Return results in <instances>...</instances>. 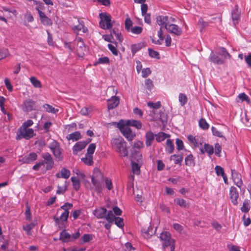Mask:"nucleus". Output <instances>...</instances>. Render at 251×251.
<instances>
[{"label":"nucleus","mask_w":251,"mask_h":251,"mask_svg":"<svg viewBox=\"0 0 251 251\" xmlns=\"http://www.w3.org/2000/svg\"><path fill=\"white\" fill-rule=\"evenodd\" d=\"M166 151L169 153H172L174 150V145L173 141L170 139L166 140Z\"/></svg>","instance_id":"29"},{"label":"nucleus","mask_w":251,"mask_h":251,"mask_svg":"<svg viewBox=\"0 0 251 251\" xmlns=\"http://www.w3.org/2000/svg\"><path fill=\"white\" fill-rule=\"evenodd\" d=\"M155 139L157 142H160L164 141L166 138L169 137L170 135L164 132H159L155 135Z\"/></svg>","instance_id":"37"},{"label":"nucleus","mask_w":251,"mask_h":251,"mask_svg":"<svg viewBox=\"0 0 251 251\" xmlns=\"http://www.w3.org/2000/svg\"><path fill=\"white\" fill-rule=\"evenodd\" d=\"M126 125L135 127L137 129H140L142 127V123L141 122L137 120H128L126 122Z\"/></svg>","instance_id":"32"},{"label":"nucleus","mask_w":251,"mask_h":251,"mask_svg":"<svg viewBox=\"0 0 251 251\" xmlns=\"http://www.w3.org/2000/svg\"><path fill=\"white\" fill-rule=\"evenodd\" d=\"M9 55V51L7 49L0 48V60L5 58Z\"/></svg>","instance_id":"49"},{"label":"nucleus","mask_w":251,"mask_h":251,"mask_svg":"<svg viewBox=\"0 0 251 251\" xmlns=\"http://www.w3.org/2000/svg\"><path fill=\"white\" fill-rule=\"evenodd\" d=\"M70 171L66 168H63L59 173L56 174L55 176L57 178H68L70 176Z\"/></svg>","instance_id":"24"},{"label":"nucleus","mask_w":251,"mask_h":251,"mask_svg":"<svg viewBox=\"0 0 251 251\" xmlns=\"http://www.w3.org/2000/svg\"><path fill=\"white\" fill-rule=\"evenodd\" d=\"M93 214L98 219H104L109 223H113L114 222V214L112 211H107L104 207H100L95 209Z\"/></svg>","instance_id":"3"},{"label":"nucleus","mask_w":251,"mask_h":251,"mask_svg":"<svg viewBox=\"0 0 251 251\" xmlns=\"http://www.w3.org/2000/svg\"><path fill=\"white\" fill-rule=\"evenodd\" d=\"M215 170L217 176H224L225 173L224 169L220 166H216Z\"/></svg>","instance_id":"61"},{"label":"nucleus","mask_w":251,"mask_h":251,"mask_svg":"<svg viewBox=\"0 0 251 251\" xmlns=\"http://www.w3.org/2000/svg\"><path fill=\"white\" fill-rule=\"evenodd\" d=\"M96 146L95 144L92 143L89 145L87 150V153L86 154L88 155H93L96 150Z\"/></svg>","instance_id":"51"},{"label":"nucleus","mask_w":251,"mask_h":251,"mask_svg":"<svg viewBox=\"0 0 251 251\" xmlns=\"http://www.w3.org/2000/svg\"><path fill=\"white\" fill-rule=\"evenodd\" d=\"M238 197L239 193L236 188L234 186H231L229 190V198L233 205H237V199Z\"/></svg>","instance_id":"14"},{"label":"nucleus","mask_w":251,"mask_h":251,"mask_svg":"<svg viewBox=\"0 0 251 251\" xmlns=\"http://www.w3.org/2000/svg\"><path fill=\"white\" fill-rule=\"evenodd\" d=\"M250 201L248 200H246L243 203L242 206L241 207V210L244 213H247L250 209Z\"/></svg>","instance_id":"39"},{"label":"nucleus","mask_w":251,"mask_h":251,"mask_svg":"<svg viewBox=\"0 0 251 251\" xmlns=\"http://www.w3.org/2000/svg\"><path fill=\"white\" fill-rule=\"evenodd\" d=\"M135 152L136 153L132 152V157L135 160L137 161L138 162H140L142 161V155L141 153L139 151H136L135 150Z\"/></svg>","instance_id":"45"},{"label":"nucleus","mask_w":251,"mask_h":251,"mask_svg":"<svg viewBox=\"0 0 251 251\" xmlns=\"http://www.w3.org/2000/svg\"><path fill=\"white\" fill-rule=\"evenodd\" d=\"M132 22L129 18H127L125 20V28L128 31H130L132 28Z\"/></svg>","instance_id":"64"},{"label":"nucleus","mask_w":251,"mask_h":251,"mask_svg":"<svg viewBox=\"0 0 251 251\" xmlns=\"http://www.w3.org/2000/svg\"><path fill=\"white\" fill-rule=\"evenodd\" d=\"M119 98L116 96H112L107 101V107L108 109H112L116 108L119 104Z\"/></svg>","instance_id":"19"},{"label":"nucleus","mask_w":251,"mask_h":251,"mask_svg":"<svg viewBox=\"0 0 251 251\" xmlns=\"http://www.w3.org/2000/svg\"><path fill=\"white\" fill-rule=\"evenodd\" d=\"M73 206V204L72 203L69 202L65 203L64 204L60 207L61 209L64 210V212L61 214L60 216L59 217L56 216L53 217V220L55 224L58 225L59 227H63L61 222H66L67 221L69 214V210L72 208Z\"/></svg>","instance_id":"4"},{"label":"nucleus","mask_w":251,"mask_h":251,"mask_svg":"<svg viewBox=\"0 0 251 251\" xmlns=\"http://www.w3.org/2000/svg\"><path fill=\"white\" fill-rule=\"evenodd\" d=\"M199 126L203 130H207L209 127V125L204 118H201L199 122Z\"/></svg>","instance_id":"40"},{"label":"nucleus","mask_w":251,"mask_h":251,"mask_svg":"<svg viewBox=\"0 0 251 251\" xmlns=\"http://www.w3.org/2000/svg\"><path fill=\"white\" fill-rule=\"evenodd\" d=\"M108 48L111 51V52L115 55H118L119 51L116 48V46L111 44H108Z\"/></svg>","instance_id":"56"},{"label":"nucleus","mask_w":251,"mask_h":251,"mask_svg":"<svg viewBox=\"0 0 251 251\" xmlns=\"http://www.w3.org/2000/svg\"><path fill=\"white\" fill-rule=\"evenodd\" d=\"M42 157L43 158L46 165V170H51L54 165V162L51 154L49 152L42 153Z\"/></svg>","instance_id":"10"},{"label":"nucleus","mask_w":251,"mask_h":251,"mask_svg":"<svg viewBox=\"0 0 251 251\" xmlns=\"http://www.w3.org/2000/svg\"><path fill=\"white\" fill-rule=\"evenodd\" d=\"M179 101L181 106L184 105L187 102V98L186 96L182 93H180L178 97Z\"/></svg>","instance_id":"50"},{"label":"nucleus","mask_w":251,"mask_h":251,"mask_svg":"<svg viewBox=\"0 0 251 251\" xmlns=\"http://www.w3.org/2000/svg\"><path fill=\"white\" fill-rule=\"evenodd\" d=\"M166 29L169 32L176 35L179 36L182 33V29L175 24L168 25L166 26Z\"/></svg>","instance_id":"13"},{"label":"nucleus","mask_w":251,"mask_h":251,"mask_svg":"<svg viewBox=\"0 0 251 251\" xmlns=\"http://www.w3.org/2000/svg\"><path fill=\"white\" fill-rule=\"evenodd\" d=\"M51 151H52L53 154L55 157V158L58 161H61L63 160V157L62 154V151L61 149L60 148V146L57 147V148L51 150Z\"/></svg>","instance_id":"25"},{"label":"nucleus","mask_w":251,"mask_h":251,"mask_svg":"<svg viewBox=\"0 0 251 251\" xmlns=\"http://www.w3.org/2000/svg\"><path fill=\"white\" fill-rule=\"evenodd\" d=\"M38 158L37 153L35 152H31L27 155L24 156L20 161L23 163L30 164L33 163Z\"/></svg>","instance_id":"17"},{"label":"nucleus","mask_w":251,"mask_h":251,"mask_svg":"<svg viewBox=\"0 0 251 251\" xmlns=\"http://www.w3.org/2000/svg\"><path fill=\"white\" fill-rule=\"evenodd\" d=\"M176 148L178 151L182 150L184 149V145L182 141L178 138L176 139Z\"/></svg>","instance_id":"62"},{"label":"nucleus","mask_w":251,"mask_h":251,"mask_svg":"<svg viewBox=\"0 0 251 251\" xmlns=\"http://www.w3.org/2000/svg\"><path fill=\"white\" fill-rule=\"evenodd\" d=\"M93 238V235L91 234H85L82 237V242L81 244H84L90 242Z\"/></svg>","instance_id":"46"},{"label":"nucleus","mask_w":251,"mask_h":251,"mask_svg":"<svg viewBox=\"0 0 251 251\" xmlns=\"http://www.w3.org/2000/svg\"><path fill=\"white\" fill-rule=\"evenodd\" d=\"M149 55L152 58H159V54L158 52L155 51L151 49H148Z\"/></svg>","instance_id":"58"},{"label":"nucleus","mask_w":251,"mask_h":251,"mask_svg":"<svg viewBox=\"0 0 251 251\" xmlns=\"http://www.w3.org/2000/svg\"><path fill=\"white\" fill-rule=\"evenodd\" d=\"M81 138L80 133L79 131H75L69 134L67 136L68 140H72L73 141H77Z\"/></svg>","instance_id":"31"},{"label":"nucleus","mask_w":251,"mask_h":251,"mask_svg":"<svg viewBox=\"0 0 251 251\" xmlns=\"http://www.w3.org/2000/svg\"><path fill=\"white\" fill-rule=\"evenodd\" d=\"M143 28L142 27L135 26L130 29V31L135 34H139L142 33Z\"/></svg>","instance_id":"55"},{"label":"nucleus","mask_w":251,"mask_h":251,"mask_svg":"<svg viewBox=\"0 0 251 251\" xmlns=\"http://www.w3.org/2000/svg\"><path fill=\"white\" fill-rule=\"evenodd\" d=\"M114 221L115 222V225L117 226L120 228H123L124 226V220L123 218L117 217H115L114 215Z\"/></svg>","instance_id":"42"},{"label":"nucleus","mask_w":251,"mask_h":251,"mask_svg":"<svg viewBox=\"0 0 251 251\" xmlns=\"http://www.w3.org/2000/svg\"><path fill=\"white\" fill-rule=\"evenodd\" d=\"M35 102L32 100H26L24 101L23 104V110L25 112H29L34 109Z\"/></svg>","instance_id":"16"},{"label":"nucleus","mask_w":251,"mask_h":251,"mask_svg":"<svg viewBox=\"0 0 251 251\" xmlns=\"http://www.w3.org/2000/svg\"><path fill=\"white\" fill-rule=\"evenodd\" d=\"M76 44V52L79 57H83L87 52L88 48L85 45L84 41L81 37H76L75 40Z\"/></svg>","instance_id":"8"},{"label":"nucleus","mask_w":251,"mask_h":251,"mask_svg":"<svg viewBox=\"0 0 251 251\" xmlns=\"http://www.w3.org/2000/svg\"><path fill=\"white\" fill-rule=\"evenodd\" d=\"M78 24L74 26L73 28L74 31L77 33H78V32L81 30L84 33H87L88 32V29L84 26V22L83 21L80 20H78Z\"/></svg>","instance_id":"20"},{"label":"nucleus","mask_w":251,"mask_h":251,"mask_svg":"<svg viewBox=\"0 0 251 251\" xmlns=\"http://www.w3.org/2000/svg\"><path fill=\"white\" fill-rule=\"evenodd\" d=\"M104 181L105 182L106 187L109 190H111L113 188L111 180L108 177H104Z\"/></svg>","instance_id":"60"},{"label":"nucleus","mask_w":251,"mask_h":251,"mask_svg":"<svg viewBox=\"0 0 251 251\" xmlns=\"http://www.w3.org/2000/svg\"><path fill=\"white\" fill-rule=\"evenodd\" d=\"M231 175L232 178L235 184L237 187L240 188L243 184L241 175L236 171L232 170Z\"/></svg>","instance_id":"18"},{"label":"nucleus","mask_w":251,"mask_h":251,"mask_svg":"<svg viewBox=\"0 0 251 251\" xmlns=\"http://www.w3.org/2000/svg\"><path fill=\"white\" fill-rule=\"evenodd\" d=\"M117 127L120 129L124 136L128 141L133 140L135 137V134L132 132L131 129L127 125L125 124L124 121H120L117 124Z\"/></svg>","instance_id":"5"},{"label":"nucleus","mask_w":251,"mask_h":251,"mask_svg":"<svg viewBox=\"0 0 251 251\" xmlns=\"http://www.w3.org/2000/svg\"><path fill=\"white\" fill-rule=\"evenodd\" d=\"M155 135L151 131H148L146 133L145 135L146 138V145L147 147L151 146L152 141L154 139Z\"/></svg>","instance_id":"26"},{"label":"nucleus","mask_w":251,"mask_h":251,"mask_svg":"<svg viewBox=\"0 0 251 251\" xmlns=\"http://www.w3.org/2000/svg\"><path fill=\"white\" fill-rule=\"evenodd\" d=\"M204 148L206 152L208 153V154L210 156L213 154L214 153V148L212 146L208 144H204Z\"/></svg>","instance_id":"44"},{"label":"nucleus","mask_w":251,"mask_h":251,"mask_svg":"<svg viewBox=\"0 0 251 251\" xmlns=\"http://www.w3.org/2000/svg\"><path fill=\"white\" fill-rule=\"evenodd\" d=\"M159 239L162 243V248L165 250L168 247L176 246L175 240L172 238L171 234L167 231H163L160 233Z\"/></svg>","instance_id":"6"},{"label":"nucleus","mask_w":251,"mask_h":251,"mask_svg":"<svg viewBox=\"0 0 251 251\" xmlns=\"http://www.w3.org/2000/svg\"><path fill=\"white\" fill-rule=\"evenodd\" d=\"M112 149L120 156H128V152L126 147V143L121 137L113 138L111 142Z\"/></svg>","instance_id":"2"},{"label":"nucleus","mask_w":251,"mask_h":251,"mask_svg":"<svg viewBox=\"0 0 251 251\" xmlns=\"http://www.w3.org/2000/svg\"><path fill=\"white\" fill-rule=\"evenodd\" d=\"M35 225L33 223L27 224L25 226H23V229L26 231L28 234H29L30 230L34 227Z\"/></svg>","instance_id":"59"},{"label":"nucleus","mask_w":251,"mask_h":251,"mask_svg":"<svg viewBox=\"0 0 251 251\" xmlns=\"http://www.w3.org/2000/svg\"><path fill=\"white\" fill-rule=\"evenodd\" d=\"M156 22L158 25L161 26H164L166 29V26L168 25L167 16H159L156 18Z\"/></svg>","instance_id":"27"},{"label":"nucleus","mask_w":251,"mask_h":251,"mask_svg":"<svg viewBox=\"0 0 251 251\" xmlns=\"http://www.w3.org/2000/svg\"><path fill=\"white\" fill-rule=\"evenodd\" d=\"M174 202L181 207L188 208L189 206V204L186 202V201L185 200H184L183 199H180V198L175 199Z\"/></svg>","instance_id":"30"},{"label":"nucleus","mask_w":251,"mask_h":251,"mask_svg":"<svg viewBox=\"0 0 251 251\" xmlns=\"http://www.w3.org/2000/svg\"><path fill=\"white\" fill-rule=\"evenodd\" d=\"M147 105L149 107L154 109H159L161 107V103L160 101H157L155 103L150 101L148 102Z\"/></svg>","instance_id":"54"},{"label":"nucleus","mask_w":251,"mask_h":251,"mask_svg":"<svg viewBox=\"0 0 251 251\" xmlns=\"http://www.w3.org/2000/svg\"><path fill=\"white\" fill-rule=\"evenodd\" d=\"M71 180L73 183V188L75 190L78 191L80 187V182L78 178L76 177L73 176L71 178Z\"/></svg>","instance_id":"33"},{"label":"nucleus","mask_w":251,"mask_h":251,"mask_svg":"<svg viewBox=\"0 0 251 251\" xmlns=\"http://www.w3.org/2000/svg\"><path fill=\"white\" fill-rule=\"evenodd\" d=\"M132 169L134 174L139 175L140 174V166L135 162H132Z\"/></svg>","instance_id":"53"},{"label":"nucleus","mask_w":251,"mask_h":251,"mask_svg":"<svg viewBox=\"0 0 251 251\" xmlns=\"http://www.w3.org/2000/svg\"><path fill=\"white\" fill-rule=\"evenodd\" d=\"M19 133V134L16 137L17 140H20L22 138L28 140L34 136V130L32 128L23 129V128H20Z\"/></svg>","instance_id":"9"},{"label":"nucleus","mask_w":251,"mask_h":251,"mask_svg":"<svg viewBox=\"0 0 251 251\" xmlns=\"http://www.w3.org/2000/svg\"><path fill=\"white\" fill-rule=\"evenodd\" d=\"M185 164L188 166H194L195 162L192 154L188 155L185 159Z\"/></svg>","instance_id":"38"},{"label":"nucleus","mask_w":251,"mask_h":251,"mask_svg":"<svg viewBox=\"0 0 251 251\" xmlns=\"http://www.w3.org/2000/svg\"><path fill=\"white\" fill-rule=\"evenodd\" d=\"M187 138L189 143L195 148H197L202 145V139L200 136L189 135Z\"/></svg>","instance_id":"12"},{"label":"nucleus","mask_w":251,"mask_h":251,"mask_svg":"<svg viewBox=\"0 0 251 251\" xmlns=\"http://www.w3.org/2000/svg\"><path fill=\"white\" fill-rule=\"evenodd\" d=\"M36 10L38 11L39 13L41 22L44 25L47 26L52 25V22L50 18L48 17L46 14L41 11L38 8H36Z\"/></svg>","instance_id":"15"},{"label":"nucleus","mask_w":251,"mask_h":251,"mask_svg":"<svg viewBox=\"0 0 251 251\" xmlns=\"http://www.w3.org/2000/svg\"><path fill=\"white\" fill-rule=\"evenodd\" d=\"M237 97L241 100V102L246 101L247 103H250V102L249 97L245 93L239 94Z\"/></svg>","instance_id":"47"},{"label":"nucleus","mask_w":251,"mask_h":251,"mask_svg":"<svg viewBox=\"0 0 251 251\" xmlns=\"http://www.w3.org/2000/svg\"><path fill=\"white\" fill-rule=\"evenodd\" d=\"M220 54L224 56L225 58H230L231 55L228 52L227 50L226 49V48L224 47H220Z\"/></svg>","instance_id":"52"},{"label":"nucleus","mask_w":251,"mask_h":251,"mask_svg":"<svg viewBox=\"0 0 251 251\" xmlns=\"http://www.w3.org/2000/svg\"><path fill=\"white\" fill-rule=\"evenodd\" d=\"M171 160H174L175 164L180 163L183 160V156L182 155L174 154L170 156Z\"/></svg>","instance_id":"43"},{"label":"nucleus","mask_w":251,"mask_h":251,"mask_svg":"<svg viewBox=\"0 0 251 251\" xmlns=\"http://www.w3.org/2000/svg\"><path fill=\"white\" fill-rule=\"evenodd\" d=\"M99 16L100 19L99 25L101 28L108 29L112 28L113 25L111 23V17L110 15L106 13H100Z\"/></svg>","instance_id":"7"},{"label":"nucleus","mask_w":251,"mask_h":251,"mask_svg":"<svg viewBox=\"0 0 251 251\" xmlns=\"http://www.w3.org/2000/svg\"><path fill=\"white\" fill-rule=\"evenodd\" d=\"M30 81L33 86L35 88H41L42 84L40 80L37 79L34 76H32L30 78Z\"/></svg>","instance_id":"41"},{"label":"nucleus","mask_w":251,"mask_h":251,"mask_svg":"<svg viewBox=\"0 0 251 251\" xmlns=\"http://www.w3.org/2000/svg\"><path fill=\"white\" fill-rule=\"evenodd\" d=\"M24 18L25 21L28 23H31L34 21V18L31 14V12L26 11L24 14Z\"/></svg>","instance_id":"48"},{"label":"nucleus","mask_w":251,"mask_h":251,"mask_svg":"<svg viewBox=\"0 0 251 251\" xmlns=\"http://www.w3.org/2000/svg\"><path fill=\"white\" fill-rule=\"evenodd\" d=\"M81 161L88 166H92L93 163V156L92 155H88L86 154L84 157L82 158Z\"/></svg>","instance_id":"28"},{"label":"nucleus","mask_w":251,"mask_h":251,"mask_svg":"<svg viewBox=\"0 0 251 251\" xmlns=\"http://www.w3.org/2000/svg\"><path fill=\"white\" fill-rule=\"evenodd\" d=\"M211 130L213 135L219 137H223V132L219 130L217 128L212 126Z\"/></svg>","instance_id":"57"},{"label":"nucleus","mask_w":251,"mask_h":251,"mask_svg":"<svg viewBox=\"0 0 251 251\" xmlns=\"http://www.w3.org/2000/svg\"><path fill=\"white\" fill-rule=\"evenodd\" d=\"M146 88L149 90H151L153 87L152 81L150 79H147L145 82Z\"/></svg>","instance_id":"63"},{"label":"nucleus","mask_w":251,"mask_h":251,"mask_svg":"<svg viewBox=\"0 0 251 251\" xmlns=\"http://www.w3.org/2000/svg\"><path fill=\"white\" fill-rule=\"evenodd\" d=\"M91 140V139H88L87 141H80L76 143L73 148V154L76 155L78 152L84 149Z\"/></svg>","instance_id":"11"},{"label":"nucleus","mask_w":251,"mask_h":251,"mask_svg":"<svg viewBox=\"0 0 251 251\" xmlns=\"http://www.w3.org/2000/svg\"><path fill=\"white\" fill-rule=\"evenodd\" d=\"M143 47L144 45L141 43L132 45L131 46V50L133 55H134L137 51L141 50Z\"/></svg>","instance_id":"36"},{"label":"nucleus","mask_w":251,"mask_h":251,"mask_svg":"<svg viewBox=\"0 0 251 251\" xmlns=\"http://www.w3.org/2000/svg\"><path fill=\"white\" fill-rule=\"evenodd\" d=\"M153 234V231H152V228L148 227V229L146 230L145 229H143L142 230V235L143 237L145 239L150 238L152 235Z\"/></svg>","instance_id":"35"},{"label":"nucleus","mask_w":251,"mask_h":251,"mask_svg":"<svg viewBox=\"0 0 251 251\" xmlns=\"http://www.w3.org/2000/svg\"><path fill=\"white\" fill-rule=\"evenodd\" d=\"M59 239L63 243H68L72 241L71 235L67 232L66 230H63L60 232Z\"/></svg>","instance_id":"23"},{"label":"nucleus","mask_w":251,"mask_h":251,"mask_svg":"<svg viewBox=\"0 0 251 251\" xmlns=\"http://www.w3.org/2000/svg\"><path fill=\"white\" fill-rule=\"evenodd\" d=\"M43 107L46 111L49 113L55 114L59 111L58 109L55 108L49 104H45L43 105Z\"/></svg>","instance_id":"34"},{"label":"nucleus","mask_w":251,"mask_h":251,"mask_svg":"<svg viewBox=\"0 0 251 251\" xmlns=\"http://www.w3.org/2000/svg\"><path fill=\"white\" fill-rule=\"evenodd\" d=\"M209 60L214 64L218 65L223 64L224 63V60L223 59L221 58L217 55L213 53V52H211L210 56L209 57Z\"/></svg>","instance_id":"21"},{"label":"nucleus","mask_w":251,"mask_h":251,"mask_svg":"<svg viewBox=\"0 0 251 251\" xmlns=\"http://www.w3.org/2000/svg\"><path fill=\"white\" fill-rule=\"evenodd\" d=\"M240 12L238 10L237 6H236L235 9L231 12V18L233 23L236 25L239 23L240 20Z\"/></svg>","instance_id":"22"},{"label":"nucleus","mask_w":251,"mask_h":251,"mask_svg":"<svg viewBox=\"0 0 251 251\" xmlns=\"http://www.w3.org/2000/svg\"><path fill=\"white\" fill-rule=\"evenodd\" d=\"M103 182L104 176L102 173L98 168H95L91 176V189L94 190L98 193H101L104 187Z\"/></svg>","instance_id":"1"}]
</instances>
